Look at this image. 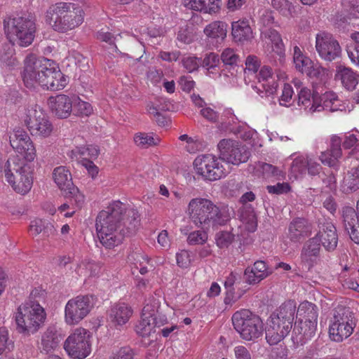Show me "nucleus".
Segmentation results:
<instances>
[{
    "instance_id": "obj_1",
    "label": "nucleus",
    "mask_w": 359,
    "mask_h": 359,
    "mask_svg": "<svg viewBox=\"0 0 359 359\" xmlns=\"http://www.w3.org/2000/svg\"><path fill=\"white\" fill-rule=\"evenodd\" d=\"M138 222L135 210L127 209L119 201H113L96 218L98 238L106 248H113L123 242L127 233L135 230Z\"/></svg>"
},
{
    "instance_id": "obj_2",
    "label": "nucleus",
    "mask_w": 359,
    "mask_h": 359,
    "mask_svg": "<svg viewBox=\"0 0 359 359\" xmlns=\"http://www.w3.org/2000/svg\"><path fill=\"white\" fill-rule=\"evenodd\" d=\"M22 76L25 85L29 88L39 86L46 90H60L68 83L55 63L46 58H36L34 55L26 57Z\"/></svg>"
},
{
    "instance_id": "obj_3",
    "label": "nucleus",
    "mask_w": 359,
    "mask_h": 359,
    "mask_svg": "<svg viewBox=\"0 0 359 359\" xmlns=\"http://www.w3.org/2000/svg\"><path fill=\"white\" fill-rule=\"evenodd\" d=\"M186 213L191 223L203 230L225 225L230 219L227 206H219L210 199L203 197L191 198Z\"/></svg>"
},
{
    "instance_id": "obj_4",
    "label": "nucleus",
    "mask_w": 359,
    "mask_h": 359,
    "mask_svg": "<svg viewBox=\"0 0 359 359\" xmlns=\"http://www.w3.org/2000/svg\"><path fill=\"white\" fill-rule=\"evenodd\" d=\"M46 293L41 289H34L28 300L21 304L14 313L16 329L22 334L29 336L36 333L43 325L46 312L40 302H44Z\"/></svg>"
},
{
    "instance_id": "obj_5",
    "label": "nucleus",
    "mask_w": 359,
    "mask_h": 359,
    "mask_svg": "<svg viewBox=\"0 0 359 359\" xmlns=\"http://www.w3.org/2000/svg\"><path fill=\"white\" fill-rule=\"evenodd\" d=\"M83 9L77 4L57 2L46 11V21L59 33H67L79 27L84 21Z\"/></svg>"
},
{
    "instance_id": "obj_6",
    "label": "nucleus",
    "mask_w": 359,
    "mask_h": 359,
    "mask_svg": "<svg viewBox=\"0 0 359 359\" xmlns=\"http://www.w3.org/2000/svg\"><path fill=\"white\" fill-rule=\"evenodd\" d=\"M295 313V302L288 301L271 315L265 332L269 344L276 345L288 335L292 327Z\"/></svg>"
},
{
    "instance_id": "obj_7",
    "label": "nucleus",
    "mask_w": 359,
    "mask_h": 359,
    "mask_svg": "<svg viewBox=\"0 0 359 359\" xmlns=\"http://www.w3.org/2000/svg\"><path fill=\"white\" fill-rule=\"evenodd\" d=\"M4 168L6 180L16 193L25 195L31 190L33 184L31 167L19 156L9 158Z\"/></svg>"
},
{
    "instance_id": "obj_8",
    "label": "nucleus",
    "mask_w": 359,
    "mask_h": 359,
    "mask_svg": "<svg viewBox=\"0 0 359 359\" xmlns=\"http://www.w3.org/2000/svg\"><path fill=\"white\" fill-rule=\"evenodd\" d=\"M4 31L10 42L22 47L29 46L36 31L35 21L25 16L8 18L4 21Z\"/></svg>"
},
{
    "instance_id": "obj_9",
    "label": "nucleus",
    "mask_w": 359,
    "mask_h": 359,
    "mask_svg": "<svg viewBox=\"0 0 359 359\" xmlns=\"http://www.w3.org/2000/svg\"><path fill=\"white\" fill-rule=\"evenodd\" d=\"M235 330L245 341H255L262 336L264 323L261 318L248 309L235 312L231 318Z\"/></svg>"
},
{
    "instance_id": "obj_10",
    "label": "nucleus",
    "mask_w": 359,
    "mask_h": 359,
    "mask_svg": "<svg viewBox=\"0 0 359 359\" xmlns=\"http://www.w3.org/2000/svg\"><path fill=\"white\" fill-rule=\"evenodd\" d=\"M353 313L349 308L338 306L333 311L329 326L331 340L341 342L349 337L355 327Z\"/></svg>"
},
{
    "instance_id": "obj_11",
    "label": "nucleus",
    "mask_w": 359,
    "mask_h": 359,
    "mask_svg": "<svg viewBox=\"0 0 359 359\" xmlns=\"http://www.w3.org/2000/svg\"><path fill=\"white\" fill-rule=\"evenodd\" d=\"M194 165L197 173L209 181L220 180L230 172L227 163L220 157L210 154L198 156Z\"/></svg>"
},
{
    "instance_id": "obj_12",
    "label": "nucleus",
    "mask_w": 359,
    "mask_h": 359,
    "mask_svg": "<svg viewBox=\"0 0 359 359\" xmlns=\"http://www.w3.org/2000/svg\"><path fill=\"white\" fill-rule=\"evenodd\" d=\"M64 348L67 354L74 359H83L91 351L90 335L88 332L78 327L67 338Z\"/></svg>"
},
{
    "instance_id": "obj_13",
    "label": "nucleus",
    "mask_w": 359,
    "mask_h": 359,
    "mask_svg": "<svg viewBox=\"0 0 359 359\" xmlns=\"http://www.w3.org/2000/svg\"><path fill=\"white\" fill-rule=\"evenodd\" d=\"M217 147L220 158L228 165H238L248 161L250 156L248 147L236 140H222Z\"/></svg>"
},
{
    "instance_id": "obj_14",
    "label": "nucleus",
    "mask_w": 359,
    "mask_h": 359,
    "mask_svg": "<svg viewBox=\"0 0 359 359\" xmlns=\"http://www.w3.org/2000/svg\"><path fill=\"white\" fill-rule=\"evenodd\" d=\"M25 123L33 136L48 137L53 130V126L48 117L37 107L27 110Z\"/></svg>"
},
{
    "instance_id": "obj_15",
    "label": "nucleus",
    "mask_w": 359,
    "mask_h": 359,
    "mask_svg": "<svg viewBox=\"0 0 359 359\" xmlns=\"http://www.w3.org/2000/svg\"><path fill=\"white\" fill-rule=\"evenodd\" d=\"M158 303L156 301L147 302L142 311L141 320L136 325L137 333L142 337L149 336L155 327L163 325L166 318L158 312Z\"/></svg>"
},
{
    "instance_id": "obj_16",
    "label": "nucleus",
    "mask_w": 359,
    "mask_h": 359,
    "mask_svg": "<svg viewBox=\"0 0 359 359\" xmlns=\"http://www.w3.org/2000/svg\"><path fill=\"white\" fill-rule=\"evenodd\" d=\"M93 306L92 297L77 296L69 299L65 308V320L67 324H78L90 313Z\"/></svg>"
},
{
    "instance_id": "obj_17",
    "label": "nucleus",
    "mask_w": 359,
    "mask_h": 359,
    "mask_svg": "<svg viewBox=\"0 0 359 359\" xmlns=\"http://www.w3.org/2000/svg\"><path fill=\"white\" fill-rule=\"evenodd\" d=\"M316 50L320 57L325 61L332 62L340 57L341 46L332 34L321 31L316 36Z\"/></svg>"
},
{
    "instance_id": "obj_18",
    "label": "nucleus",
    "mask_w": 359,
    "mask_h": 359,
    "mask_svg": "<svg viewBox=\"0 0 359 359\" xmlns=\"http://www.w3.org/2000/svg\"><path fill=\"white\" fill-rule=\"evenodd\" d=\"M10 143L15 151L25 163L33 161L36 156V151L33 141L27 132L15 130L10 137Z\"/></svg>"
},
{
    "instance_id": "obj_19",
    "label": "nucleus",
    "mask_w": 359,
    "mask_h": 359,
    "mask_svg": "<svg viewBox=\"0 0 359 359\" xmlns=\"http://www.w3.org/2000/svg\"><path fill=\"white\" fill-rule=\"evenodd\" d=\"M321 245L318 236L309 239L302 246L300 262L304 268L311 271L322 263Z\"/></svg>"
},
{
    "instance_id": "obj_20",
    "label": "nucleus",
    "mask_w": 359,
    "mask_h": 359,
    "mask_svg": "<svg viewBox=\"0 0 359 359\" xmlns=\"http://www.w3.org/2000/svg\"><path fill=\"white\" fill-rule=\"evenodd\" d=\"M260 37L264 42V50L271 57L278 56L280 59L285 57V46L280 34L271 27H261Z\"/></svg>"
},
{
    "instance_id": "obj_21",
    "label": "nucleus",
    "mask_w": 359,
    "mask_h": 359,
    "mask_svg": "<svg viewBox=\"0 0 359 359\" xmlns=\"http://www.w3.org/2000/svg\"><path fill=\"white\" fill-rule=\"evenodd\" d=\"M48 104L52 113L60 118L69 117L73 109V101L64 94L50 97Z\"/></svg>"
},
{
    "instance_id": "obj_22",
    "label": "nucleus",
    "mask_w": 359,
    "mask_h": 359,
    "mask_svg": "<svg viewBox=\"0 0 359 359\" xmlns=\"http://www.w3.org/2000/svg\"><path fill=\"white\" fill-rule=\"evenodd\" d=\"M317 323H310L300 320L294 324L292 339L297 345H303L311 340L315 335Z\"/></svg>"
},
{
    "instance_id": "obj_23",
    "label": "nucleus",
    "mask_w": 359,
    "mask_h": 359,
    "mask_svg": "<svg viewBox=\"0 0 359 359\" xmlns=\"http://www.w3.org/2000/svg\"><path fill=\"white\" fill-rule=\"evenodd\" d=\"M182 5L188 9L212 15L219 13L222 0H182Z\"/></svg>"
},
{
    "instance_id": "obj_24",
    "label": "nucleus",
    "mask_w": 359,
    "mask_h": 359,
    "mask_svg": "<svg viewBox=\"0 0 359 359\" xmlns=\"http://www.w3.org/2000/svg\"><path fill=\"white\" fill-rule=\"evenodd\" d=\"M341 139L337 135H332L330 137L329 149L322 151L319 159L321 163L329 167H334L337 165L338 160L342 156Z\"/></svg>"
},
{
    "instance_id": "obj_25",
    "label": "nucleus",
    "mask_w": 359,
    "mask_h": 359,
    "mask_svg": "<svg viewBox=\"0 0 359 359\" xmlns=\"http://www.w3.org/2000/svg\"><path fill=\"white\" fill-rule=\"evenodd\" d=\"M62 340V336L55 326H49L42 334L39 348L41 353L54 351Z\"/></svg>"
},
{
    "instance_id": "obj_26",
    "label": "nucleus",
    "mask_w": 359,
    "mask_h": 359,
    "mask_svg": "<svg viewBox=\"0 0 359 359\" xmlns=\"http://www.w3.org/2000/svg\"><path fill=\"white\" fill-rule=\"evenodd\" d=\"M133 315V309L126 303L118 302L111 306L109 311V320L116 327H121L128 322Z\"/></svg>"
},
{
    "instance_id": "obj_27",
    "label": "nucleus",
    "mask_w": 359,
    "mask_h": 359,
    "mask_svg": "<svg viewBox=\"0 0 359 359\" xmlns=\"http://www.w3.org/2000/svg\"><path fill=\"white\" fill-rule=\"evenodd\" d=\"M341 215L351 239L355 243H359L358 219L355 210L352 207L345 206L342 208Z\"/></svg>"
},
{
    "instance_id": "obj_28",
    "label": "nucleus",
    "mask_w": 359,
    "mask_h": 359,
    "mask_svg": "<svg viewBox=\"0 0 359 359\" xmlns=\"http://www.w3.org/2000/svg\"><path fill=\"white\" fill-rule=\"evenodd\" d=\"M320 239V243L327 251L334 250L338 243V235L336 227L331 222H325L323 224L319 233L316 234Z\"/></svg>"
},
{
    "instance_id": "obj_29",
    "label": "nucleus",
    "mask_w": 359,
    "mask_h": 359,
    "mask_svg": "<svg viewBox=\"0 0 359 359\" xmlns=\"http://www.w3.org/2000/svg\"><path fill=\"white\" fill-rule=\"evenodd\" d=\"M227 25L220 20L212 21L207 25L203 33L208 41L212 43H220L226 36Z\"/></svg>"
},
{
    "instance_id": "obj_30",
    "label": "nucleus",
    "mask_w": 359,
    "mask_h": 359,
    "mask_svg": "<svg viewBox=\"0 0 359 359\" xmlns=\"http://www.w3.org/2000/svg\"><path fill=\"white\" fill-rule=\"evenodd\" d=\"M343 105L337 95L333 92H325L321 96L318 97L317 104L314 107L316 111L327 110L329 111H342Z\"/></svg>"
},
{
    "instance_id": "obj_31",
    "label": "nucleus",
    "mask_w": 359,
    "mask_h": 359,
    "mask_svg": "<svg viewBox=\"0 0 359 359\" xmlns=\"http://www.w3.org/2000/svg\"><path fill=\"white\" fill-rule=\"evenodd\" d=\"M53 179L63 194L68 190H76L71 172L65 166H58L53 170Z\"/></svg>"
},
{
    "instance_id": "obj_32",
    "label": "nucleus",
    "mask_w": 359,
    "mask_h": 359,
    "mask_svg": "<svg viewBox=\"0 0 359 359\" xmlns=\"http://www.w3.org/2000/svg\"><path fill=\"white\" fill-rule=\"evenodd\" d=\"M231 34L237 42L250 41L253 38L252 29L248 20L243 19L231 23Z\"/></svg>"
},
{
    "instance_id": "obj_33",
    "label": "nucleus",
    "mask_w": 359,
    "mask_h": 359,
    "mask_svg": "<svg viewBox=\"0 0 359 359\" xmlns=\"http://www.w3.org/2000/svg\"><path fill=\"white\" fill-rule=\"evenodd\" d=\"M335 78L348 90H354L359 81V75L355 72L349 67L341 66L337 68Z\"/></svg>"
},
{
    "instance_id": "obj_34",
    "label": "nucleus",
    "mask_w": 359,
    "mask_h": 359,
    "mask_svg": "<svg viewBox=\"0 0 359 359\" xmlns=\"http://www.w3.org/2000/svg\"><path fill=\"white\" fill-rule=\"evenodd\" d=\"M268 275L266 263L263 261H257L252 268H247L245 270L246 282L251 285L259 283Z\"/></svg>"
},
{
    "instance_id": "obj_35",
    "label": "nucleus",
    "mask_w": 359,
    "mask_h": 359,
    "mask_svg": "<svg viewBox=\"0 0 359 359\" xmlns=\"http://www.w3.org/2000/svg\"><path fill=\"white\" fill-rule=\"evenodd\" d=\"M309 227L307 222L303 219L293 220L288 229V237L293 242L299 241L302 238L308 236Z\"/></svg>"
},
{
    "instance_id": "obj_36",
    "label": "nucleus",
    "mask_w": 359,
    "mask_h": 359,
    "mask_svg": "<svg viewBox=\"0 0 359 359\" xmlns=\"http://www.w3.org/2000/svg\"><path fill=\"white\" fill-rule=\"evenodd\" d=\"M359 189V165L348 171L341 185V191L350 194Z\"/></svg>"
},
{
    "instance_id": "obj_37",
    "label": "nucleus",
    "mask_w": 359,
    "mask_h": 359,
    "mask_svg": "<svg viewBox=\"0 0 359 359\" xmlns=\"http://www.w3.org/2000/svg\"><path fill=\"white\" fill-rule=\"evenodd\" d=\"M318 93H311L307 88H302L298 92V105L304 107L310 112H315L314 107L317 104Z\"/></svg>"
},
{
    "instance_id": "obj_38",
    "label": "nucleus",
    "mask_w": 359,
    "mask_h": 359,
    "mask_svg": "<svg viewBox=\"0 0 359 359\" xmlns=\"http://www.w3.org/2000/svg\"><path fill=\"white\" fill-rule=\"evenodd\" d=\"M240 219L248 231L254 232L257 229V217L251 205H245L241 208Z\"/></svg>"
},
{
    "instance_id": "obj_39",
    "label": "nucleus",
    "mask_w": 359,
    "mask_h": 359,
    "mask_svg": "<svg viewBox=\"0 0 359 359\" xmlns=\"http://www.w3.org/2000/svg\"><path fill=\"white\" fill-rule=\"evenodd\" d=\"M256 175L259 177L267 179L272 177L281 180L284 177V172L277 167L271 164L258 162L255 168Z\"/></svg>"
},
{
    "instance_id": "obj_40",
    "label": "nucleus",
    "mask_w": 359,
    "mask_h": 359,
    "mask_svg": "<svg viewBox=\"0 0 359 359\" xmlns=\"http://www.w3.org/2000/svg\"><path fill=\"white\" fill-rule=\"evenodd\" d=\"M14 44L9 41L3 44L0 49V62L6 67H13L17 65L16 58L14 57Z\"/></svg>"
},
{
    "instance_id": "obj_41",
    "label": "nucleus",
    "mask_w": 359,
    "mask_h": 359,
    "mask_svg": "<svg viewBox=\"0 0 359 359\" xmlns=\"http://www.w3.org/2000/svg\"><path fill=\"white\" fill-rule=\"evenodd\" d=\"M292 163L290 166L291 174L297 179L302 177L306 172L308 156L292 154L290 156Z\"/></svg>"
},
{
    "instance_id": "obj_42",
    "label": "nucleus",
    "mask_w": 359,
    "mask_h": 359,
    "mask_svg": "<svg viewBox=\"0 0 359 359\" xmlns=\"http://www.w3.org/2000/svg\"><path fill=\"white\" fill-rule=\"evenodd\" d=\"M297 313L300 317L303 318L302 320L304 321L317 323L318 316V309L314 304L309 302H302L298 307Z\"/></svg>"
},
{
    "instance_id": "obj_43",
    "label": "nucleus",
    "mask_w": 359,
    "mask_h": 359,
    "mask_svg": "<svg viewBox=\"0 0 359 359\" xmlns=\"http://www.w3.org/2000/svg\"><path fill=\"white\" fill-rule=\"evenodd\" d=\"M135 144L140 148H148L158 145L161 139L153 133H137L133 137Z\"/></svg>"
},
{
    "instance_id": "obj_44",
    "label": "nucleus",
    "mask_w": 359,
    "mask_h": 359,
    "mask_svg": "<svg viewBox=\"0 0 359 359\" xmlns=\"http://www.w3.org/2000/svg\"><path fill=\"white\" fill-rule=\"evenodd\" d=\"M293 62L297 70L305 74L313 63L310 58L303 54L297 46L294 47Z\"/></svg>"
},
{
    "instance_id": "obj_45",
    "label": "nucleus",
    "mask_w": 359,
    "mask_h": 359,
    "mask_svg": "<svg viewBox=\"0 0 359 359\" xmlns=\"http://www.w3.org/2000/svg\"><path fill=\"white\" fill-rule=\"evenodd\" d=\"M100 265L93 261H82L77 266L76 271L79 275L84 276H95L100 271Z\"/></svg>"
},
{
    "instance_id": "obj_46",
    "label": "nucleus",
    "mask_w": 359,
    "mask_h": 359,
    "mask_svg": "<svg viewBox=\"0 0 359 359\" xmlns=\"http://www.w3.org/2000/svg\"><path fill=\"white\" fill-rule=\"evenodd\" d=\"M219 59L217 55L214 53L208 54L203 60L202 65L207 70L209 76L219 74Z\"/></svg>"
},
{
    "instance_id": "obj_47",
    "label": "nucleus",
    "mask_w": 359,
    "mask_h": 359,
    "mask_svg": "<svg viewBox=\"0 0 359 359\" xmlns=\"http://www.w3.org/2000/svg\"><path fill=\"white\" fill-rule=\"evenodd\" d=\"M309 77L315 78L320 81H325L329 76L328 69L323 67L318 63H312L307 72L306 73Z\"/></svg>"
},
{
    "instance_id": "obj_48",
    "label": "nucleus",
    "mask_w": 359,
    "mask_h": 359,
    "mask_svg": "<svg viewBox=\"0 0 359 359\" xmlns=\"http://www.w3.org/2000/svg\"><path fill=\"white\" fill-rule=\"evenodd\" d=\"M76 115L78 116H90L93 109L89 102L81 100L79 97H76L73 101V109Z\"/></svg>"
},
{
    "instance_id": "obj_49",
    "label": "nucleus",
    "mask_w": 359,
    "mask_h": 359,
    "mask_svg": "<svg viewBox=\"0 0 359 359\" xmlns=\"http://www.w3.org/2000/svg\"><path fill=\"white\" fill-rule=\"evenodd\" d=\"M208 230L198 229L191 231L187 236V243L191 245H203L208 238Z\"/></svg>"
},
{
    "instance_id": "obj_50",
    "label": "nucleus",
    "mask_w": 359,
    "mask_h": 359,
    "mask_svg": "<svg viewBox=\"0 0 359 359\" xmlns=\"http://www.w3.org/2000/svg\"><path fill=\"white\" fill-rule=\"evenodd\" d=\"M215 240L218 248H227L233 243L234 235L228 231H220L215 234Z\"/></svg>"
},
{
    "instance_id": "obj_51",
    "label": "nucleus",
    "mask_w": 359,
    "mask_h": 359,
    "mask_svg": "<svg viewBox=\"0 0 359 359\" xmlns=\"http://www.w3.org/2000/svg\"><path fill=\"white\" fill-rule=\"evenodd\" d=\"M245 290H241L238 287L237 288V291H236L235 287L226 289L224 303L226 305L232 306L234 303H236L238 299L241 298V297L245 294Z\"/></svg>"
},
{
    "instance_id": "obj_52",
    "label": "nucleus",
    "mask_w": 359,
    "mask_h": 359,
    "mask_svg": "<svg viewBox=\"0 0 359 359\" xmlns=\"http://www.w3.org/2000/svg\"><path fill=\"white\" fill-rule=\"evenodd\" d=\"M271 6L281 15L287 16L290 15L292 4L289 0H271Z\"/></svg>"
},
{
    "instance_id": "obj_53",
    "label": "nucleus",
    "mask_w": 359,
    "mask_h": 359,
    "mask_svg": "<svg viewBox=\"0 0 359 359\" xmlns=\"http://www.w3.org/2000/svg\"><path fill=\"white\" fill-rule=\"evenodd\" d=\"M278 84L273 81L271 84L261 83L259 86H255L254 88L262 97H269L273 95L277 91Z\"/></svg>"
},
{
    "instance_id": "obj_54",
    "label": "nucleus",
    "mask_w": 359,
    "mask_h": 359,
    "mask_svg": "<svg viewBox=\"0 0 359 359\" xmlns=\"http://www.w3.org/2000/svg\"><path fill=\"white\" fill-rule=\"evenodd\" d=\"M239 56L232 48H227L223 50L221 54V60L225 65H237Z\"/></svg>"
},
{
    "instance_id": "obj_55",
    "label": "nucleus",
    "mask_w": 359,
    "mask_h": 359,
    "mask_svg": "<svg viewBox=\"0 0 359 359\" xmlns=\"http://www.w3.org/2000/svg\"><path fill=\"white\" fill-rule=\"evenodd\" d=\"M176 261L180 267L183 269L188 268L192 262L191 252L185 250H180L176 254Z\"/></svg>"
},
{
    "instance_id": "obj_56",
    "label": "nucleus",
    "mask_w": 359,
    "mask_h": 359,
    "mask_svg": "<svg viewBox=\"0 0 359 359\" xmlns=\"http://www.w3.org/2000/svg\"><path fill=\"white\" fill-rule=\"evenodd\" d=\"M13 346V343L9 339L8 330L6 327H0V355Z\"/></svg>"
},
{
    "instance_id": "obj_57",
    "label": "nucleus",
    "mask_w": 359,
    "mask_h": 359,
    "mask_svg": "<svg viewBox=\"0 0 359 359\" xmlns=\"http://www.w3.org/2000/svg\"><path fill=\"white\" fill-rule=\"evenodd\" d=\"M260 60L255 55H248L245 60V73L256 74L260 67Z\"/></svg>"
},
{
    "instance_id": "obj_58",
    "label": "nucleus",
    "mask_w": 359,
    "mask_h": 359,
    "mask_svg": "<svg viewBox=\"0 0 359 359\" xmlns=\"http://www.w3.org/2000/svg\"><path fill=\"white\" fill-rule=\"evenodd\" d=\"M182 63L189 72H193L198 69L200 60L195 56L188 55L183 57Z\"/></svg>"
},
{
    "instance_id": "obj_59",
    "label": "nucleus",
    "mask_w": 359,
    "mask_h": 359,
    "mask_svg": "<svg viewBox=\"0 0 359 359\" xmlns=\"http://www.w3.org/2000/svg\"><path fill=\"white\" fill-rule=\"evenodd\" d=\"M130 259H133L135 261V265L137 269H140V273L141 274H145L147 272V268L144 266H142L143 262L147 263L149 262V259L144 255L138 254V253H133L130 255Z\"/></svg>"
},
{
    "instance_id": "obj_60",
    "label": "nucleus",
    "mask_w": 359,
    "mask_h": 359,
    "mask_svg": "<svg viewBox=\"0 0 359 359\" xmlns=\"http://www.w3.org/2000/svg\"><path fill=\"white\" fill-rule=\"evenodd\" d=\"M343 146L345 149L354 148L357 149L359 148V133L348 134L345 135V139L343 142Z\"/></svg>"
},
{
    "instance_id": "obj_61",
    "label": "nucleus",
    "mask_w": 359,
    "mask_h": 359,
    "mask_svg": "<svg viewBox=\"0 0 359 359\" xmlns=\"http://www.w3.org/2000/svg\"><path fill=\"white\" fill-rule=\"evenodd\" d=\"M87 147H76L75 149L71 150L67 154L72 158L76 161L82 160L83 163H85L87 159Z\"/></svg>"
},
{
    "instance_id": "obj_62",
    "label": "nucleus",
    "mask_w": 359,
    "mask_h": 359,
    "mask_svg": "<svg viewBox=\"0 0 359 359\" xmlns=\"http://www.w3.org/2000/svg\"><path fill=\"white\" fill-rule=\"evenodd\" d=\"M160 101L157 100L155 102H151L147 105V110L148 113L154 116L160 118L161 112L166 110H169V107L167 105H162L159 104Z\"/></svg>"
},
{
    "instance_id": "obj_63",
    "label": "nucleus",
    "mask_w": 359,
    "mask_h": 359,
    "mask_svg": "<svg viewBox=\"0 0 359 359\" xmlns=\"http://www.w3.org/2000/svg\"><path fill=\"white\" fill-rule=\"evenodd\" d=\"M133 351L128 347L120 348L117 352L113 353L110 359H134Z\"/></svg>"
},
{
    "instance_id": "obj_64",
    "label": "nucleus",
    "mask_w": 359,
    "mask_h": 359,
    "mask_svg": "<svg viewBox=\"0 0 359 359\" xmlns=\"http://www.w3.org/2000/svg\"><path fill=\"white\" fill-rule=\"evenodd\" d=\"M233 353L235 359H252L250 351L243 345H238L234 347Z\"/></svg>"
}]
</instances>
